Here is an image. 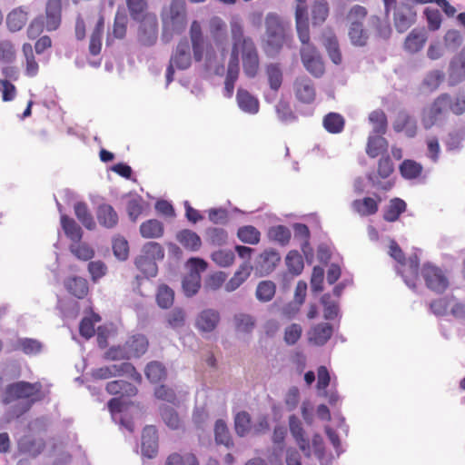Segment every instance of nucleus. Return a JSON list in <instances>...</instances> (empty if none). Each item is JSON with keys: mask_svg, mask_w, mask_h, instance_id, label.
I'll list each match as a JSON object with an SVG mask.
<instances>
[{"mask_svg": "<svg viewBox=\"0 0 465 465\" xmlns=\"http://www.w3.org/2000/svg\"><path fill=\"white\" fill-rule=\"evenodd\" d=\"M384 15L392 13V23L397 33L404 34L418 20V5L413 0H382Z\"/></svg>", "mask_w": 465, "mask_h": 465, "instance_id": "nucleus-1", "label": "nucleus"}, {"mask_svg": "<svg viewBox=\"0 0 465 465\" xmlns=\"http://www.w3.org/2000/svg\"><path fill=\"white\" fill-rule=\"evenodd\" d=\"M265 29L267 39L265 41L264 52L268 57H276L284 44L288 41L289 35L285 32L282 23L275 13H269L265 18Z\"/></svg>", "mask_w": 465, "mask_h": 465, "instance_id": "nucleus-2", "label": "nucleus"}, {"mask_svg": "<svg viewBox=\"0 0 465 465\" xmlns=\"http://www.w3.org/2000/svg\"><path fill=\"white\" fill-rule=\"evenodd\" d=\"M367 15V8L360 5H352L347 13L348 36L353 46L364 47L368 44L370 35L368 30L364 28V21Z\"/></svg>", "mask_w": 465, "mask_h": 465, "instance_id": "nucleus-3", "label": "nucleus"}, {"mask_svg": "<svg viewBox=\"0 0 465 465\" xmlns=\"http://www.w3.org/2000/svg\"><path fill=\"white\" fill-rule=\"evenodd\" d=\"M192 64L189 41L186 37L182 38L173 51L169 64L166 68V85H169L174 79L175 68L186 70Z\"/></svg>", "mask_w": 465, "mask_h": 465, "instance_id": "nucleus-4", "label": "nucleus"}, {"mask_svg": "<svg viewBox=\"0 0 465 465\" xmlns=\"http://www.w3.org/2000/svg\"><path fill=\"white\" fill-rule=\"evenodd\" d=\"M451 95L448 93L440 94L434 99L428 111H423L422 125L429 130L436 124L440 117L450 111Z\"/></svg>", "mask_w": 465, "mask_h": 465, "instance_id": "nucleus-5", "label": "nucleus"}, {"mask_svg": "<svg viewBox=\"0 0 465 465\" xmlns=\"http://www.w3.org/2000/svg\"><path fill=\"white\" fill-rule=\"evenodd\" d=\"M241 53L243 73L246 77L252 79L258 74L260 59L257 48L250 37H243L242 39Z\"/></svg>", "mask_w": 465, "mask_h": 465, "instance_id": "nucleus-6", "label": "nucleus"}, {"mask_svg": "<svg viewBox=\"0 0 465 465\" xmlns=\"http://www.w3.org/2000/svg\"><path fill=\"white\" fill-rule=\"evenodd\" d=\"M40 391L38 382L32 383L25 381H19L6 385L2 398V402L8 405L11 402L20 400L28 399L35 395Z\"/></svg>", "mask_w": 465, "mask_h": 465, "instance_id": "nucleus-7", "label": "nucleus"}, {"mask_svg": "<svg viewBox=\"0 0 465 465\" xmlns=\"http://www.w3.org/2000/svg\"><path fill=\"white\" fill-rule=\"evenodd\" d=\"M421 275L427 288L436 293H443L450 285L449 279L442 270L430 262L423 264Z\"/></svg>", "mask_w": 465, "mask_h": 465, "instance_id": "nucleus-8", "label": "nucleus"}, {"mask_svg": "<svg viewBox=\"0 0 465 465\" xmlns=\"http://www.w3.org/2000/svg\"><path fill=\"white\" fill-rule=\"evenodd\" d=\"M221 314L215 309H203L195 318L194 327L202 333H210L219 325Z\"/></svg>", "mask_w": 465, "mask_h": 465, "instance_id": "nucleus-9", "label": "nucleus"}, {"mask_svg": "<svg viewBox=\"0 0 465 465\" xmlns=\"http://www.w3.org/2000/svg\"><path fill=\"white\" fill-rule=\"evenodd\" d=\"M158 430L154 425H146L142 432L141 452L148 459L154 458L158 453Z\"/></svg>", "mask_w": 465, "mask_h": 465, "instance_id": "nucleus-10", "label": "nucleus"}, {"mask_svg": "<svg viewBox=\"0 0 465 465\" xmlns=\"http://www.w3.org/2000/svg\"><path fill=\"white\" fill-rule=\"evenodd\" d=\"M392 128L395 133L404 132L408 138H414L417 134V120L406 110H400L392 123Z\"/></svg>", "mask_w": 465, "mask_h": 465, "instance_id": "nucleus-11", "label": "nucleus"}, {"mask_svg": "<svg viewBox=\"0 0 465 465\" xmlns=\"http://www.w3.org/2000/svg\"><path fill=\"white\" fill-rule=\"evenodd\" d=\"M138 28V40L143 46H153L157 40L158 23L156 18H143Z\"/></svg>", "mask_w": 465, "mask_h": 465, "instance_id": "nucleus-12", "label": "nucleus"}, {"mask_svg": "<svg viewBox=\"0 0 465 465\" xmlns=\"http://www.w3.org/2000/svg\"><path fill=\"white\" fill-rule=\"evenodd\" d=\"M289 429L299 449L302 451L305 457L310 458V440L308 438L305 437V430L302 427V421L295 414H292L289 417Z\"/></svg>", "mask_w": 465, "mask_h": 465, "instance_id": "nucleus-13", "label": "nucleus"}, {"mask_svg": "<svg viewBox=\"0 0 465 465\" xmlns=\"http://www.w3.org/2000/svg\"><path fill=\"white\" fill-rule=\"evenodd\" d=\"M171 29L175 35H182L187 25L183 1L173 0L170 5Z\"/></svg>", "mask_w": 465, "mask_h": 465, "instance_id": "nucleus-14", "label": "nucleus"}, {"mask_svg": "<svg viewBox=\"0 0 465 465\" xmlns=\"http://www.w3.org/2000/svg\"><path fill=\"white\" fill-rule=\"evenodd\" d=\"M281 261V255L275 249L264 250L256 259L255 267L261 276L269 275Z\"/></svg>", "mask_w": 465, "mask_h": 465, "instance_id": "nucleus-15", "label": "nucleus"}, {"mask_svg": "<svg viewBox=\"0 0 465 465\" xmlns=\"http://www.w3.org/2000/svg\"><path fill=\"white\" fill-rule=\"evenodd\" d=\"M465 80V45L450 62L448 84L456 86Z\"/></svg>", "mask_w": 465, "mask_h": 465, "instance_id": "nucleus-16", "label": "nucleus"}, {"mask_svg": "<svg viewBox=\"0 0 465 465\" xmlns=\"http://www.w3.org/2000/svg\"><path fill=\"white\" fill-rule=\"evenodd\" d=\"M368 26L373 32L374 36L378 40L387 42L392 35V27L389 21V17H381L377 15H371L367 19Z\"/></svg>", "mask_w": 465, "mask_h": 465, "instance_id": "nucleus-17", "label": "nucleus"}, {"mask_svg": "<svg viewBox=\"0 0 465 465\" xmlns=\"http://www.w3.org/2000/svg\"><path fill=\"white\" fill-rule=\"evenodd\" d=\"M301 59L305 69L316 78L324 74V64L314 49L302 50Z\"/></svg>", "mask_w": 465, "mask_h": 465, "instance_id": "nucleus-18", "label": "nucleus"}, {"mask_svg": "<svg viewBox=\"0 0 465 465\" xmlns=\"http://www.w3.org/2000/svg\"><path fill=\"white\" fill-rule=\"evenodd\" d=\"M296 98L303 104H312L315 100V88L312 81L305 76L297 79L294 83Z\"/></svg>", "mask_w": 465, "mask_h": 465, "instance_id": "nucleus-19", "label": "nucleus"}, {"mask_svg": "<svg viewBox=\"0 0 465 465\" xmlns=\"http://www.w3.org/2000/svg\"><path fill=\"white\" fill-rule=\"evenodd\" d=\"M96 218L99 224L106 229H114L119 222V216L114 208L104 203L97 206Z\"/></svg>", "mask_w": 465, "mask_h": 465, "instance_id": "nucleus-20", "label": "nucleus"}, {"mask_svg": "<svg viewBox=\"0 0 465 465\" xmlns=\"http://www.w3.org/2000/svg\"><path fill=\"white\" fill-rule=\"evenodd\" d=\"M333 326L329 322L318 323L309 331V342L316 346H323L331 338Z\"/></svg>", "mask_w": 465, "mask_h": 465, "instance_id": "nucleus-21", "label": "nucleus"}, {"mask_svg": "<svg viewBox=\"0 0 465 465\" xmlns=\"http://www.w3.org/2000/svg\"><path fill=\"white\" fill-rule=\"evenodd\" d=\"M176 241L187 251L196 252L202 247V239L193 230L182 229L175 234Z\"/></svg>", "mask_w": 465, "mask_h": 465, "instance_id": "nucleus-22", "label": "nucleus"}, {"mask_svg": "<svg viewBox=\"0 0 465 465\" xmlns=\"http://www.w3.org/2000/svg\"><path fill=\"white\" fill-rule=\"evenodd\" d=\"M62 1L48 0L45 5L46 29L47 31L56 30L62 20Z\"/></svg>", "mask_w": 465, "mask_h": 465, "instance_id": "nucleus-23", "label": "nucleus"}, {"mask_svg": "<svg viewBox=\"0 0 465 465\" xmlns=\"http://www.w3.org/2000/svg\"><path fill=\"white\" fill-rule=\"evenodd\" d=\"M213 433L216 445H223L228 450L234 448V441L224 420H216L214 423Z\"/></svg>", "mask_w": 465, "mask_h": 465, "instance_id": "nucleus-24", "label": "nucleus"}, {"mask_svg": "<svg viewBox=\"0 0 465 465\" xmlns=\"http://www.w3.org/2000/svg\"><path fill=\"white\" fill-rule=\"evenodd\" d=\"M134 265L143 274V276L136 275L135 279L138 282L143 278H154L158 274L157 262L153 259L146 258L142 254H139L134 259Z\"/></svg>", "mask_w": 465, "mask_h": 465, "instance_id": "nucleus-25", "label": "nucleus"}, {"mask_svg": "<svg viewBox=\"0 0 465 465\" xmlns=\"http://www.w3.org/2000/svg\"><path fill=\"white\" fill-rule=\"evenodd\" d=\"M236 100L239 108L244 113L255 114L259 112V100L247 90L239 88Z\"/></svg>", "mask_w": 465, "mask_h": 465, "instance_id": "nucleus-26", "label": "nucleus"}, {"mask_svg": "<svg viewBox=\"0 0 465 465\" xmlns=\"http://www.w3.org/2000/svg\"><path fill=\"white\" fill-rule=\"evenodd\" d=\"M106 391L111 395H120L123 397H134L137 394L138 389L133 383L124 381L115 380L106 384Z\"/></svg>", "mask_w": 465, "mask_h": 465, "instance_id": "nucleus-27", "label": "nucleus"}, {"mask_svg": "<svg viewBox=\"0 0 465 465\" xmlns=\"http://www.w3.org/2000/svg\"><path fill=\"white\" fill-rule=\"evenodd\" d=\"M158 411L162 420L170 430H177L182 428L183 422L179 413L173 406L162 403L159 405Z\"/></svg>", "mask_w": 465, "mask_h": 465, "instance_id": "nucleus-28", "label": "nucleus"}, {"mask_svg": "<svg viewBox=\"0 0 465 465\" xmlns=\"http://www.w3.org/2000/svg\"><path fill=\"white\" fill-rule=\"evenodd\" d=\"M427 41V34L425 30L414 28L407 35L404 41V48L406 51L415 54L420 52Z\"/></svg>", "mask_w": 465, "mask_h": 465, "instance_id": "nucleus-29", "label": "nucleus"}, {"mask_svg": "<svg viewBox=\"0 0 465 465\" xmlns=\"http://www.w3.org/2000/svg\"><path fill=\"white\" fill-rule=\"evenodd\" d=\"M61 227L65 236L72 241L73 243H80L84 232L81 226L71 217L61 215Z\"/></svg>", "mask_w": 465, "mask_h": 465, "instance_id": "nucleus-30", "label": "nucleus"}, {"mask_svg": "<svg viewBox=\"0 0 465 465\" xmlns=\"http://www.w3.org/2000/svg\"><path fill=\"white\" fill-rule=\"evenodd\" d=\"M252 266L249 262H243L233 276L225 283L224 289L227 292L237 290L250 276Z\"/></svg>", "mask_w": 465, "mask_h": 465, "instance_id": "nucleus-31", "label": "nucleus"}, {"mask_svg": "<svg viewBox=\"0 0 465 465\" xmlns=\"http://www.w3.org/2000/svg\"><path fill=\"white\" fill-rule=\"evenodd\" d=\"M406 210V202L401 198L394 197L390 200L389 204L385 207L382 217L386 222L394 223Z\"/></svg>", "mask_w": 465, "mask_h": 465, "instance_id": "nucleus-32", "label": "nucleus"}, {"mask_svg": "<svg viewBox=\"0 0 465 465\" xmlns=\"http://www.w3.org/2000/svg\"><path fill=\"white\" fill-rule=\"evenodd\" d=\"M144 374L151 383L159 384L166 380L167 370L161 361H152L146 364Z\"/></svg>", "mask_w": 465, "mask_h": 465, "instance_id": "nucleus-33", "label": "nucleus"}, {"mask_svg": "<svg viewBox=\"0 0 465 465\" xmlns=\"http://www.w3.org/2000/svg\"><path fill=\"white\" fill-rule=\"evenodd\" d=\"M64 287L70 294L77 299H84L89 291L88 282L80 276H73L66 279L64 281Z\"/></svg>", "mask_w": 465, "mask_h": 465, "instance_id": "nucleus-34", "label": "nucleus"}, {"mask_svg": "<svg viewBox=\"0 0 465 465\" xmlns=\"http://www.w3.org/2000/svg\"><path fill=\"white\" fill-rule=\"evenodd\" d=\"M27 10L24 6L13 9L6 16V25L9 31L15 33L20 31L28 19Z\"/></svg>", "mask_w": 465, "mask_h": 465, "instance_id": "nucleus-35", "label": "nucleus"}, {"mask_svg": "<svg viewBox=\"0 0 465 465\" xmlns=\"http://www.w3.org/2000/svg\"><path fill=\"white\" fill-rule=\"evenodd\" d=\"M139 232L144 239H158L164 233V225L157 219H149L141 223Z\"/></svg>", "mask_w": 465, "mask_h": 465, "instance_id": "nucleus-36", "label": "nucleus"}, {"mask_svg": "<svg viewBox=\"0 0 465 465\" xmlns=\"http://www.w3.org/2000/svg\"><path fill=\"white\" fill-rule=\"evenodd\" d=\"M330 7L326 0H315L311 7L312 27L322 26L329 16Z\"/></svg>", "mask_w": 465, "mask_h": 465, "instance_id": "nucleus-37", "label": "nucleus"}, {"mask_svg": "<svg viewBox=\"0 0 465 465\" xmlns=\"http://www.w3.org/2000/svg\"><path fill=\"white\" fill-rule=\"evenodd\" d=\"M148 346V339L142 333L133 335L125 342V347L135 358H140L147 351Z\"/></svg>", "mask_w": 465, "mask_h": 465, "instance_id": "nucleus-38", "label": "nucleus"}, {"mask_svg": "<svg viewBox=\"0 0 465 465\" xmlns=\"http://www.w3.org/2000/svg\"><path fill=\"white\" fill-rule=\"evenodd\" d=\"M388 141L382 134H370L366 145V153L371 158H375L378 155L387 152Z\"/></svg>", "mask_w": 465, "mask_h": 465, "instance_id": "nucleus-39", "label": "nucleus"}, {"mask_svg": "<svg viewBox=\"0 0 465 465\" xmlns=\"http://www.w3.org/2000/svg\"><path fill=\"white\" fill-rule=\"evenodd\" d=\"M322 125L328 133L337 134L343 131L345 120L341 114L331 112L324 115Z\"/></svg>", "mask_w": 465, "mask_h": 465, "instance_id": "nucleus-40", "label": "nucleus"}, {"mask_svg": "<svg viewBox=\"0 0 465 465\" xmlns=\"http://www.w3.org/2000/svg\"><path fill=\"white\" fill-rule=\"evenodd\" d=\"M352 208L361 216H371L375 214L379 210V204L376 200L371 197L366 196L361 200H354L351 203Z\"/></svg>", "mask_w": 465, "mask_h": 465, "instance_id": "nucleus-41", "label": "nucleus"}, {"mask_svg": "<svg viewBox=\"0 0 465 465\" xmlns=\"http://www.w3.org/2000/svg\"><path fill=\"white\" fill-rule=\"evenodd\" d=\"M74 214L78 221L84 226L87 230L93 231L96 227V223L94 220L92 213H90L86 203L84 202H77L74 206Z\"/></svg>", "mask_w": 465, "mask_h": 465, "instance_id": "nucleus-42", "label": "nucleus"}, {"mask_svg": "<svg viewBox=\"0 0 465 465\" xmlns=\"http://www.w3.org/2000/svg\"><path fill=\"white\" fill-rule=\"evenodd\" d=\"M276 293V284L271 280L261 281L256 287L255 297L262 303L271 302Z\"/></svg>", "mask_w": 465, "mask_h": 465, "instance_id": "nucleus-43", "label": "nucleus"}, {"mask_svg": "<svg viewBox=\"0 0 465 465\" xmlns=\"http://www.w3.org/2000/svg\"><path fill=\"white\" fill-rule=\"evenodd\" d=\"M233 322L237 331L246 334L252 333L256 326V319L252 315L244 312L235 313Z\"/></svg>", "mask_w": 465, "mask_h": 465, "instance_id": "nucleus-44", "label": "nucleus"}, {"mask_svg": "<svg viewBox=\"0 0 465 465\" xmlns=\"http://www.w3.org/2000/svg\"><path fill=\"white\" fill-rule=\"evenodd\" d=\"M155 300L161 309H169L174 302V291L169 285L162 283L157 288Z\"/></svg>", "mask_w": 465, "mask_h": 465, "instance_id": "nucleus-45", "label": "nucleus"}, {"mask_svg": "<svg viewBox=\"0 0 465 465\" xmlns=\"http://www.w3.org/2000/svg\"><path fill=\"white\" fill-rule=\"evenodd\" d=\"M422 170L423 167L420 163L411 159L403 160L399 166L401 175L406 180L418 178L421 174Z\"/></svg>", "mask_w": 465, "mask_h": 465, "instance_id": "nucleus-46", "label": "nucleus"}, {"mask_svg": "<svg viewBox=\"0 0 465 465\" xmlns=\"http://www.w3.org/2000/svg\"><path fill=\"white\" fill-rule=\"evenodd\" d=\"M15 349L22 351L26 355H37L42 351L43 344L36 339L18 338Z\"/></svg>", "mask_w": 465, "mask_h": 465, "instance_id": "nucleus-47", "label": "nucleus"}, {"mask_svg": "<svg viewBox=\"0 0 465 465\" xmlns=\"http://www.w3.org/2000/svg\"><path fill=\"white\" fill-rule=\"evenodd\" d=\"M292 237L290 229L285 225H274L268 230V238L271 241L278 242L281 246H285L289 243Z\"/></svg>", "mask_w": 465, "mask_h": 465, "instance_id": "nucleus-48", "label": "nucleus"}, {"mask_svg": "<svg viewBox=\"0 0 465 465\" xmlns=\"http://www.w3.org/2000/svg\"><path fill=\"white\" fill-rule=\"evenodd\" d=\"M323 45L331 61L336 65L341 64L342 56L337 37L334 35L326 36L323 39Z\"/></svg>", "mask_w": 465, "mask_h": 465, "instance_id": "nucleus-49", "label": "nucleus"}, {"mask_svg": "<svg viewBox=\"0 0 465 465\" xmlns=\"http://www.w3.org/2000/svg\"><path fill=\"white\" fill-rule=\"evenodd\" d=\"M237 238L243 243L255 245L261 240V232L252 225H243L238 228Z\"/></svg>", "mask_w": 465, "mask_h": 465, "instance_id": "nucleus-50", "label": "nucleus"}, {"mask_svg": "<svg viewBox=\"0 0 465 465\" xmlns=\"http://www.w3.org/2000/svg\"><path fill=\"white\" fill-rule=\"evenodd\" d=\"M153 396L157 400L166 401L173 406L178 407L180 405V401L175 391L165 384H158L155 386L153 390Z\"/></svg>", "mask_w": 465, "mask_h": 465, "instance_id": "nucleus-51", "label": "nucleus"}, {"mask_svg": "<svg viewBox=\"0 0 465 465\" xmlns=\"http://www.w3.org/2000/svg\"><path fill=\"white\" fill-rule=\"evenodd\" d=\"M285 263L290 273L293 276L300 275L304 268L302 256L297 250L290 251L285 257Z\"/></svg>", "mask_w": 465, "mask_h": 465, "instance_id": "nucleus-52", "label": "nucleus"}, {"mask_svg": "<svg viewBox=\"0 0 465 465\" xmlns=\"http://www.w3.org/2000/svg\"><path fill=\"white\" fill-rule=\"evenodd\" d=\"M164 465H200V463L196 455L192 452L184 454L173 452L166 458Z\"/></svg>", "mask_w": 465, "mask_h": 465, "instance_id": "nucleus-53", "label": "nucleus"}, {"mask_svg": "<svg viewBox=\"0 0 465 465\" xmlns=\"http://www.w3.org/2000/svg\"><path fill=\"white\" fill-rule=\"evenodd\" d=\"M112 249L114 257L120 261L124 262L129 257V242L121 235H117L112 240Z\"/></svg>", "mask_w": 465, "mask_h": 465, "instance_id": "nucleus-54", "label": "nucleus"}, {"mask_svg": "<svg viewBox=\"0 0 465 465\" xmlns=\"http://www.w3.org/2000/svg\"><path fill=\"white\" fill-rule=\"evenodd\" d=\"M251 415L245 411H239L234 417V430L236 434L243 438L245 437L251 430Z\"/></svg>", "mask_w": 465, "mask_h": 465, "instance_id": "nucleus-55", "label": "nucleus"}, {"mask_svg": "<svg viewBox=\"0 0 465 465\" xmlns=\"http://www.w3.org/2000/svg\"><path fill=\"white\" fill-rule=\"evenodd\" d=\"M164 249L157 242H146L141 248L140 254L146 258L154 260L155 262L163 261L164 258Z\"/></svg>", "mask_w": 465, "mask_h": 465, "instance_id": "nucleus-56", "label": "nucleus"}, {"mask_svg": "<svg viewBox=\"0 0 465 465\" xmlns=\"http://www.w3.org/2000/svg\"><path fill=\"white\" fill-rule=\"evenodd\" d=\"M266 74L268 77V83H269L270 88L272 91L277 92L281 88L282 84V79H283L282 72L280 67V64H269L266 66Z\"/></svg>", "mask_w": 465, "mask_h": 465, "instance_id": "nucleus-57", "label": "nucleus"}, {"mask_svg": "<svg viewBox=\"0 0 465 465\" xmlns=\"http://www.w3.org/2000/svg\"><path fill=\"white\" fill-rule=\"evenodd\" d=\"M369 120L373 124L372 134H384L387 131L388 120L382 110H374L369 115Z\"/></svg>", "mask_w": 465, "mask_h": 465, "instance_id": "nucleus-58", "label": "nucleus"}, {"mask_svg": "<svg viewBox=\"0 0 465 465\" xmlns=\"http://www.w3.org/2000/svg\"><path fill=\"white\" fill-rule=\"evenodd\" d=\"M275 111L280 122L283 124H290L296 122L298 117L292 112L289 102L281 99L275 106Z\"/></svg>", "mask_w": 465, "mask_h": 465, "instance_id": "nucleus-59", "label": "nucleus"}, {"mask_svg": "<svg viewBox=\"0 0 465 465\" xmlns=\"http://www.w3.org/2000/svg\"><path fill=\"white\" fill-rule=\"evenodd\" d=\"M207 240L211 245L223 246L227 243L228 232L221 227H209L205 231Z\"/></svg>", "mask_w": 465, "mask_h": 465, "instance_id": "nucleus-60", "label": "nucleus"}, {"mask_svg": "<svg viewBox=\"0 0 465 465\" xmlns=\"http://www.w3.org/2000/svg\"><path fill=\"white\" fill-rule=\"evenodd\" d=\"M318 381L316 384V388L318 391V396L320 397H327L328 390L331 383V375L329 370L326 366L321 365L317 370Z\"/></svg>", "mask_w": 465, "mask_h": 465, "instance_id": "nucleus-61", "label": "nucleus"}, {"mask_svg": "<svg viewBox=\"0 0 465 465\" xmlns=\"http://www.w3.org/2000/svg\"><path fill=\"white\" fill-rule=\"evenodd\" d=\"M201 285V278L193 275H185L182 279L183 292L187 298H192L196 295Z\"/></svg>", "mask_w": 465, "mask_h": 465, "instance_id": "nucleus-62", "label": "nucleus"}, {"mask_svg": "<svg viewBox=\"0 0 465 465\" xmlns=\"http://www.w3.org/2000/svg\"><path fill=\"white\" fill-rule=\"evenodd\" d=\"M445 79V74L441 70H432L426 74L422 80V85L430 92H433L439 88Z\"/></svg>", "mask_w": 465, "mask_h": 465, "instance_id": "nucleus-63", "label": "nucleus"}, {"mask_svg": "<svg viewBox=\"0 0 465 465\" xmlns=\"http://www.w3.org/2000/svg\"><path fill=\"white\" fill-rule=\"evenodd\" d=\"M423 15L426 19L428 29L430 31L435 32L440 28L442 15L437 8L425 7L423 10Z\"/></svg>", "mask_w": 465, "mask_h": 465, "instance_id": "nucleus-64", "label": "nucleus"}]
</instances>
